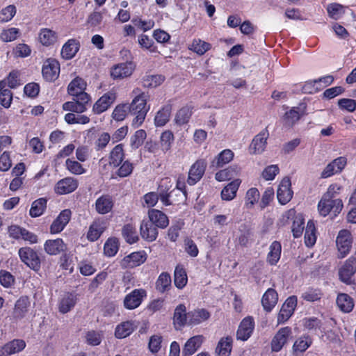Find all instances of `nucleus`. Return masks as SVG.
Wrapping results in <instances>:
<instances>
[{
	"mask_svg": "<svg viewBox=\"0 0 356 356\" xmlns=\"http://www.w3.org/2000/svg\"><path fill=\"white\" fill-rule=\"evenodd\" d=\"M149 220L157 228L165 229L169 225V219L165 213L157 209H150L148 211Z\"/></svg>",
	"mask_w": 356,
	"mask_h": 356,
	"instance_id": "obj_27",
	"label": "nucleus"
},
{
	"mask_svg": "<svg viewBox=\"0 0 356 356\" xmlns=\"http://www.w3.org/2000/svg\"><path fill=\"white\" fill-rule=\"evenodd\" d=\"M336 302L337 306L343 312L349 313L354 308V300L347 293H339L337 296Z\"/></svg>",
	"mask_w": 356,
	"mask_h": 356,
	"instance_id": "obj_44",
	"label": "nucleus"
},
{
	"mask_svg": "<svg viewBox=\"0 0 356 356\" xmlns=\"http://www.w3.org/2000/svg\"><path fill=\"white\" fill-rule=\"evenodd\" d=\"M204 341L202 335H196L188 339L182 348L183 356L193 355L202 346Z\"/></svg>",
	"mask_w": 356,
	"mask_h": 356,
	"instance_id": "obj_31",
	"label": "nucleus"
},
{
	"mask_svg": "<svg viewBox=\"0 0 356 356\" xmlns=\"http://www.w3.org/2000/svg\"><path fill=\"white\" fill-rule=\"evenodd\" d=\"M57 33L49 29H42L39 33V40L42 45L49 47L57 41Z\"/></svg>",
	"mask_w": 356,
	"mask_h": 356,
	"instance_id": "obj_47",
	"label": "nucleus"
},
{
	"mask_svg": "<svg viewBox=\"0 0 356 356\" xmlns=\"http://www.w3.org/2000/svg\"><path fill=\"white\" fill-rule=\"evenodd\" d=\"M210 317V313L205 309H198L188 314V324L198 325L207 321Z\"/></svg>",
	"mask_w": 356,
	"mask_h": 356,
	"instance_id": "obj_42",
	"label": "nucleus"
},
{
	"mask_svg": "<svg viewBox=\"0 0 356 356\" xmlns=\"http://www.w3.org/2000/svg\"><path fill=\"white\" fill-rule=\"evenodd\" d=\"M188 282V277L185 268L177 265L174 272V284L179 289H182Z\"/></svg>",
	"mask_w": 356,
	"mask_h": 356,
	"instance_id": "obj_51",
	"label": "nucleus"
},
{
	"mask_svg": "<svg viewBox=\"0 0 356 356\" xmlns=\"http://www.w3.org/2000/svg\"><path fill=\"white\" fill-rule=\"evenodd\" d=\"M136 65L132 61L120 63L111 68V76L114 80H120L130 76L135 70Z\"/></svg>",
	"mask_w": 356,
	"mask_h": 356,
	"instance_id": "obj_10",
	"label": "nucleus"
},
{
	"mask_svg": "<svg viewBox=\"0 0 356 356\" xmlns=\"http://www.w3.org/2000/svg\"><path fill=\"white\" fill-rule=\"evenodd\" d=\"M172 184L170 177H165L161 180L158 187V193L161 202L164 201L168 202V195L172 190Z\"/></svg>",
	"mask_w": 356,
	"mask_h": 356,
	"instance_id": "obj_53",
	"label": "nucleus"
},
{
	"mask_svg": "<svg viewBox=\"0 0 356 356\" xmlns=\"http://www.w3.org/2000/svg\"><path fill=\"white\" fill-rule=\"evenodd\" d=\"M147 257V254L144 250L134 252L124 257L123 262L127 264V267L134 268L145 263Z\"/></svg>",
	"mask_w": 356,
	"mask_h": 356,
	"instance_id": "obj_33",
	"label": "nucleus"
},
{
	"mask_svg": "<svg viewBox=\"0 0 356 356\" xmlns=\"http://www.w3.org/2000/svg\"><path fill=\"white\" fill-rule=\"evenodd\" d=\"M172 287V280L170 274L166 272L161 273L158 277L155 289L160 293L168 292Z\"/></svg>",
	"mask_w": 356,
	"mask_h": 356,
	"instance_id": "obj_40",
	"label": "nucleus"
},
{
	"mask_svg": "<svg viewBox=\"0 0 356 356\" xmlns=\"http://www.w3.org/2000/svg\"><path fill=\"white\" fill-rule=\"evenodd\" d=\"M233 347V339L230 336L222 337L216 348L218 356H230Z\"/></svg>",
	"mask_w": 356,
	"mask_h": 356,
	"instance_id": "obj_37",
	"label": "nucleus"
},
{
	"mask_svg": "<svg viewBox=\"0 0 356 356\" xmlns=\"http://www.w3.org/2000/svg\"><path fill=\"white\" fill-rule=\"evenodd\" d=\"M316 228L312 220L307 222L305 233V243L307 247H312L316 241Z\"/></svg>",
	"mask_w": 356,
	"mask_h": 356,
	"instance_id": "obj_50",
	"label": "nucleus"
},
{
	"mask_svg": "<svg viewBox=\"0 0 356 356\" xmlns=\"http://www.w3.org/2000/svg\"><path fill=\"white\" fill-rule=\"evenodd\" d=\"M146 297L145 289L142 288L134 289L125 296L123 301L124 307L129 310L135 309L142 304Z\"/></svg>",
	"mask_w": 356,
	"mask_h": 356,
	"instance_id": "obj_7",
	"label": "nucleus"
},
{
	"mask_svg": "<svg viewBox=\"0 0 356 356\" xmlns=\"http://www.w3.org/2000/svg\"><path fill=\"white\" fill-rule=\"evenodd\" d=\"M174 140L175 136L172 131L165 130L162 132L159 141L161 150L165 153L170 151Z\"/></svg>",
	"mask_w": 356,
	"mask_h": 356,
	"instance_id": "obj_55",
	"label": "nucleus"
},
{
	"mask_svg": "<svg viewBox=\"0 0 356 356\" xmlns=\"http://www.w3.org/2000/svg\"><path fill=\"white\" fill-rule=\"evenodd\" d=\"M313 344V339L309 334H303L293 342L291 348L293 356H303L307 350Z\"/></svg>",
	"mask_w": 356,
	"mask_h": 356,
	"instance_id": "obj_18",
	"label": "nucleus"
},
{
	"mask_svg": "<svg viewBox=\"0 0 356 356\" xmlns=\"http://www.w3.org/2000/svg\"><path fill=\"white\" fill-rule=\"evenodd\" d=\"M194 106L192 104H186L180 108L175 116V123L178 126H183L189 122L193 113Z\"/></svg>",
	"mask_w": 356,
	"mask_h": 356,
	"instance_id": "obj_29",
	"label": "nucleus"
},
{
	"mask_svg": "<svg viewBox=\"0 0 356 356\" xmlns=\"http://www.w3.org/2000/svg\"><path fill=\"white\" fill-rule=\"evenodd\" d=\"M292 328L289 326L280 328L270 341L271 351L275 353L281 351L292 337Z\"/></svg>",
	"mask_w": 356,
	"mask_h": 356,
	"instance_id": "obj_4",
	"label": "nucleus"
},
{
	"mask_svg": "<svg viewBox=\"0 0 356 356\" xmlns=\"http://www.w3.org/2000/svg\"><path fill=\"white\" fill-rule=\"evenodd\" d=\"M343 207V202L341 199L331 201L329 199L322 196L318 203V210L319 214L326 217L331 211H333L334 216L338 215Z\"/></svg>",
	"mask_w": 356,
	"mask_h": 356,
	"instance_id": "obj_6",
	"label": "nucleus"
},
{
	"mask_svg": "<svg viewBox=\"0 0 356 356\" xmlns=\"http://www.w3.org/2000/svg\"><path fill=\"white\" fill-rule=\"evenodd\" d=\"M76 297L72 293H67L60 299L58 305L59 312L62 314L69 312L76 305Z\"/></svg>",
	"mask_w": 356,
	"mask_h": 356,
	"instance_id": "obj_43",
	"label": "nucleus"
},
{
	"mask_svg": "<svg viewBox=\"0 0 356 356\" xmlns=\"http://www.w3.org/2000/svg\"><path fill=\"white\" fill-rule=\"evenodd\" d=\"M86 87V81L81 77L74 78L67 86V93L70 95H77L81 93H86L84 90Z\"/></svg>",
	"mask_w": 356,
	"mask_h": 356,
	"instance_id": "obj_48",
	"label": "nucleus"
},
{
	"mask_svg": "<svg viewBox=\"0 0 356 356\" xmlns=\"http://www.w3.org/2000/svg\"><path fill=\"white\" fill-rule=\"evenodd\" d=\"M305 113V111L301 110L300 107H293L290 111L285 113L284 119L288 124L293 125Z\"/></svg>",
	"mask_w": 356,
	"mask_h": 356,
	"instance_id": "obj_58",
	"label": "nucleus"
},
{
	"mask_svg": "<svg viewBox=\"0 0 356 356\" xmlns=\"http://www.w3.org/2000/svg\"><path fill=\"white\" fill-rule=\"evenodd\" d=\"M138 42L140 47L143 50H147L150 53H157L158 48L154 42L146 34H140L138 38Z\"/></svg>",
	"mask_w": 356,
	"mask_h": 356,
	"instance_id": "obj_56",
	"label": "nucleus"
},
{
	"mask_svg": "<svg viewBox=\"0 0 356 356\" xmlns=\"http://www.w3.org/2000/svg\"><path fill=\"white\" fill-rule=\"evenodd\" d=\"M13 101V92L6 88V81H0V104L2 106L8 108L10 106Z\"/></svg>",
	"mask_w": 356,
	"mask_h": 356,
	"instance_id": "obj_54",
	"label": "nucleus"
},
{
	"mask_svg": "<svg viewBox=\"0 0 356 356\" xmlns=\"http://www.w3.org/2000/svg\"><path fill=\"white\" fill-rule=\"evenodd\" d=\"M72 211L69 209L62 210L58 216L53 220L49 227L51 234L60 233L71 219Z\"/></svg>",
	"mask_w": 356,
	"mask_h": 356,
	"instance_id": "obj_16",
	"label": "nucleus"
},
{
	"mask_svg": "<svg viewBox=\"0 0 356 356\" xmlns=\"http://www.w3.org/2000/svg\"><path fill=\"white\" fill-rule=\"evenodd\" d=\"M79 187V181L72 177H66L58 180L54 186V193L59 195L73 193Z\"/></svg>",
	"mask_w": 356,
	"mask_h": 356,
	"instance_id": "obj_12",
	"label": "nucleus"
},
{
	"mask_svg": "<svg viewBox=\"0 0 356 356\" xmlns=\"http://www.w3.org/2000/svg\"><path fill=\"white\" fill-rule=\"evenodd\" d=\"M18 255L22 262L35 272H38L41 268V260L33 248L25 246L18 250Z\"/></svg>",
	"mask_w": 356,
	"mask_h": 356,
	"instance_id": "obj_3",
	"label": "nucleus"
},
{
	"mask_svg": "<svg viewBox=\"0 0 356 356\" xmlns=\"http://www.w3.org/2000/svg\"><path fill=\"white\" fill-rule=\"evenodd\" d=\"M260 193L257 188H250L248 190L245 197V204L248 209L253 207L258 202Z\"/></svg>",
	"mask_w": 356,
	"mask_h": 356,
	"instance_id": "obj_64",
	"label": "nucleus"
},
{
	"mask_svg": "<svg viewBox=\"0 0 356 356\" xmlns=\"http://www.w3.org/2000/svg\"><path fill=\"white\" fill-rule=\"evenodd\" d=\"M339 257H345L350 251L353 243V237L350 231L342 229L339 231L336 240Z\"/></svg>",
	"mask_w": 356,
	"mask_h": 356,
	"instance_id": "obj_9",
	"label": "nucleus"
},
{
	"mask_svg": "<svg viewBox=\"0 0 356 356\" xmlns=\"http://www.w3.org/2000/svg\"><path fill=\"white\" fill-rule=\"evenodd\" d=\"M72 96V101L65 102L62 106L63 109L76 113H82L86 111L91 101L90 95L88 93H81Z\"/></svg>",
	"mask_w": 356,
	"mask_h": 356,
	"instance_id": "obj_2",
	"label": "nucleus"
},
{
	"mask_svg": "<svg viewBox=\"0 0 356 356\" xmlns=\"http://www.w3.org/2000/svg\"><path fill=\"white\" fill-rule=\"evenodd\" d=\"M44 249L49 255H57L65 251L66 244L62 238L48 239L44 242Z\"/></svg>",
	"mask_w": 356,
	"mask_h": 356,
	"instance_id": "obj_25",
	"label": "nucleus"
},
{
	"mask_svg": "<svg viewBox=\"0 0 356 356\" xmlns=\"http://www.w3.org/2000/svg\"><path fill=\"white\" fill-rule=\"evenodd\" d=\"M114 206L113 198L109 195H102L95 201V211L102 215L110 213Z\"/></svg>",
	"mask_w": 356,
	"mask_h": 356,
	"instance_id": "obj_30",
	"label": "nucleus"
},
{
	"mask_svg": "<svg viewBox=\"0 0 356 356\" xmlns=\"http://www.w3.org/2000/svg\"><path fill=\"white\" fill-rule=\"evenodd\" d=\"M293 195L291 179L286 177L282 179L278 186L277 191V200L282 205H285L292 199Z\"/></svg>",
	"mask_w": 356,
	"mask_h": 356,
	"instance_id": "obj_17",
	"label": "nucleus"
},
{
	"mask_svg": "<svg viewBox=\"0 0 356 356\" xmlns=\"http://www.w3.org/2000/svg\"><path fill=\"white\" fill-rule=\"evenodd\" d=\"M65 168L70 173L75 175H81L86 172V170L78 161L71 159H67L65 161Z\"/></svg>",
	"mask_w": 356,
	"mask_h": 356,
	"instance_id": "obj_62",
	"label": "nucleus"
},
{
	"mask_svg": "<svg viewBox=\"0 0 356 356\" xmlns=\"http://www.w3.org/2000/svg\"><path fill=\"white\" fill-rule=\"evenodd\" d=\"M207 163L204 159H197L190 168L187 183L190 186L197 184L205 173Z\"/></svg>",
	"mask_w": 356,
	"mask_h": 356,
	"instance_id": "obj_13",
	"label": "nucleus"
},
{
	"mask_svg": "<svg viewBox=\"0 0 356 356\" xmlns=\"http://www.w3.org/2000/svg\"><path fill=\"white\" fill-rule=\"evenodd\" d=\"M81 44L75 38L69 39L62 47L61 56L65 60L72 59L79 51Z\"/></svg>",
	"mask_w": 356,
	"mask_h": 356,
	"instance_id": "obj_24",
	"label": "nucleus"
},
{
	"mask_svg": "<svg viewBox=\"0 0 356 356\" xmlns=\"http://www.w3.org/2000/svg\"><path fill=\"white\" fill-rule=\"evenodd\" d=\"M117 94L114 90H109L100 97L93 104L92 112L99 115L107 111L115 102Z\"/></svg>",
	"mask_w": 356,
	"mask_h": 356,
	"instance_id": "obj_11",
	"label": "nucleus"
},
{
	"mask_svg": "<svg viewBox=\"0 0 356 356\" xmlns=\"http://www.w3.org/2000/svg\"><path fill=\"white\" fill-rule=\"evenodd\" d=\"M186 308L184 304H179L175 309L173 325L176 330H180L187 322Z\"/></svg>",
	"mask_w": 356,
	"mask_h": 356,
	"instance_id": "obj_34",
	"label": "nucleus"
},
{
	"mask_svg": "<svg viewBox=\"0 0 356 356\" xmlns=\"http://www.w3.org/2000/svg\"><path fill=\"white\" fill-rule=\"evenodd\" d=\"M60 63L54 58H47L42 67V76L47 82H54L60 75Z\"/></svg>",
	"mask_w": 356,
	"mask_h": 356,
	"instance_id": "obj_5",
	"label": "nucleus"
},
{
	"mask_svg": "<svg viewBox=\"0 0 356 356\" xmlns=\"http://www.w3.org/2000/svg\"><path fill=\"white\" fill-rule=\"evenodd\" d=\"M140 233L143 239L147 242H153L158 237V228L149 220H143L140 226Z\"/></svg>",
	"mask_w": 356,
	"mask_h": 356,
	"instance_id": "obj_23",
	"label": "nucleus"
},
{
	"mask_svg": "<svg viewBox=\"0 0 356 356\" xmlns=\"http://www.w3.org/2000/svg\"><path fill=\"white\" fill-rule=\"evenodd\" d=\"M278 301V294L275 289H268L261 298V305L265 312H270L275 307Z\"/></svg>",
	"mask_w": 356,
	"mask_h": 356,
	"instance_id": "obj_28",
	"label": "nucleus"
},
{
	"mask_svg": "<svg viewBox=\"0 0 356 356\" xmlns=\"http://www.w3.org/2000/svg\"><path fill=\"white\" fill-rule=\"evenodd\" d=\"M211 49V44L207 42L203 41L201 39H194L192 42L189 49L196 53L200 56L204 55L207 51Z\"/></svg>",
	"mask_w": 356,
	"mask_h": 356,
	"instance_id": "obj_60",
	"label": "nucleus"
},
{
	"mask_svg": "<svg viewBox=\"0 0 356 356\" xmlns=\"http://www.w3.org/2000/svg\"><path fill=\"white\" fill-rule=\"evenodd\" d=\"M282 245L280 241H274L269 247V252L266 257V261L270 266H275L280 259Z\"/></svg>",
	"mask_w": 356,
	"mask_h": 356,
	"instance_id": "obj_36",
	"label": "nucleus"
},
{
	"mask_svg": "<svg viewBox=\"0 0 356 356\" xmlns=\"http://www.w3.org/2000/svg\"><path fill=\"white\" fill-rule=\"evenodd\" d=\"M136 96L129 104V113L134 118L131 122V126L134 128H138L143 124L150 106L147 105L148 95L145 92H141L140 89L136 88L133 90Z\"/></svg>",
	"mask_w": 356,
	"mask_h": 356,
	"instance_id": "obj_1",
	"label": "nucleus"
},
{
	"mask_svg": "<svg viewBox=\"0 0 356 356\" xmlns=\"http://www.w3.org/2000/svg\"><path fill=\"white\" fill-rule=\"evenodd\" d=\"M119 250V243L116 238H109L104 245V252L107 257L115 256Z\"/></svg>",
	"mask_w": 356,
	"mask_h": 356,
	"instance_id": "obj_63",
	"label": "nucleus"
},
{
	"mask_svg": "<svg viewBox=\"0 0 356 356\" xmlns=\"http://www.w3.org/2000/svg\"><path fill=\"white\" fill-rule=\"evenodd\" d=\"M327 12L330 18L335 20L341 18L345 13L344 7L338 3H332L327 5Z\"/></svg>",
	"mask_w": 356,
	"mask_h": 356,
	"instance_id": "obj_61",
	"label": "nucleus"
},
{
	"mask_svg": "<svg viewBox=\"0 0 356 356\" xmlns=\"http://www.w3.org/2000/svg\"><path fill=\"white\" fill-rule=\"evenodd\" d=\"M347 165L346 156H339L330 162L321 174V178L326 179L336 174H339Z\"/></svg>",
	"mask_w": 356,
	"mask_h": 356,
	"instance_id": "obj_15",
	"label": "nucleus"
},
{
	"mask_svg": "<svg viewBox=\"0 0 356 356\" xmlns=\"http://www.w3.org/2000/svg\"><path fill=\"white\" fill-rule=\"evenodd\" d=\"M268 136L269 134L266 129H263L256 135L250 145V152L254 154L262 153L266 147Z\"/></svg>",
	"mask_w": 356,
	"mask_h": 356,
	"instance_id": "obj_20",
	"label": "nucleus"
},
{
	"mask_svg": "<svg viewBox=\"0 0 356 356\" xmlns=\"http://www.w3.org/2000/svg\"><path fill=\"white\" fill-rule=\"evenodd\" d=\"M122 236L127 243L134 244L139 240L136 228L131 224H126L122 230Z\"/></svg>",
	"mask_w": 356,
	"mask_h": 356,
	"instance_id": "obj_59",
	"label": "nucleus"
},
{
	"mask_svg": "<svg viewBox=\"0 0 356 356\" xmlns=\"http://www.w3.org/2000/svg\"><path fill=\"white\" fill-rule=\"evenodd\" d=\"M356 273V257L351 256L346 259L343 265L339 270V276L340 280L346 284H350L352 282V277Z\"/></svg>",
	"mask_w": 356,
	"mask_h": 356,
	"instance_id": "obj_14",
	"label": "nucleus"
},
{
	"mask_svg": "<svg viewBox=\"0 0 356 356\" xmlns=\"http://www.w3.org/2000/svg\"><path fill=\"white\" fill-rule=\"evenodd\" d=\"M135 327L131 321H124L118 325L115 330V336L118 339L129 337L134 331Z\"/></svg>",
	"mask_w": 356,
	"mask_h": 356,
	"instance_id": "obj_49",
	"label": "nucleus"
},
{
	"mask_svg": "<svg viewBox=\"0 0 356 356\" xmlns=\"http://www.w3.org/2000/svg\"><path fill=\"white\" fill-rule=\"evenodd\" d=\"M323 296V292L321 289L309 286L302 293L300 298L306 302H315L320 301Z\"/></svg>",
	"mask_w": 356,
	"mask_h": 356,
	"instance_id": "obj_39",
	"label": "nucleus"
},
{
	"mask_svg": "<svg viewBox=\"0 0 356 356\" xmlns=\"http://www.w3.org/2000/svg\"><path fill=\"white\" fill-rule=\"evenodd\" d=\"M255 327L254 319L251 316H248L242 319L236 330V337L237 340L248 341L252 336Z\"/></svg>",
	"mask_w": 356,
	"mask_h": 356,
	"instance_id": "obj_8",
	"label": "nucleus"
},
{
	"mask_svg": "<svg viewBox=\"0 0 356 356\" xmlns=\"http://www.w3.org/2000/svg\"><path fill=\"white\" fill-rule=\"evenodd\" d=\"M31 307L30 298L27 296H20L15 303L13 317L15 320L24 318L29 312Z\"/></svg>",
	"mask_w": 356,
	"mask_h": 356,
	"instance_id": "obj_21",
	"label": "nucleus"
},
{
	"mask_svg": "<svg viewBox=\"0 0 356 356\" xmlns=\"http://www.w3.org/2000/svg\"><path fill=\"white\" fill-rule=\"evenodd\" d=\"M240 172V168L238 166H230L223 170H220L215 175V179L218 181H224L231 180L236 177Z\"/></svg>",
	"mask_w": 356,
	"mask_h": 356,
	"instance_id": "obj_45",
	"label": "nucleus"
},
{
	"mask_svg": "<svg viewBox=\"0 0 356 356\" xmlns=\"http://www.w3.org/2000/svg\"><path fill=\"white\" fill-rule=\"evenodd\" d=\"M241 184L240 179H234L227 184L221 191L220 196L222 200L231 201L236 197V193Z\"/></svg>",
	"mask_w": 356,
	"mask_h": 356,
	"instance_id": "obj_32",
	"label": "nucleus"
},
{
	"mask_svg": "<svg viewBox=\"0 0 356 356\" xmlns=\"http://www.w3.org/2000/svg\"><path fill=\"white\" fill-rule=\"evenodd\" d=\"M106 222L102 218H96L90 224L88 233L87 238L89 241L94 242L97 241L106 229Z\"/></svg>",
	"mask_w": 356,
	"mask_h": 356,
	"instance_id": "obj_19",
	"label": "nucleus"
},
{
	"mask_svg": "<svg viewBox=\"0 0 356 356\" xmlns=\"http://www.w3.org/2000/svg\"><path fill=\"white\" fill-rule=\"evenodd\" d=\"M165 80L162 74H147L142 79V86L146 88H154L161 86Z\"/></svg>",
	"mask_w": 356,
	"mask_h": 356,
	"instance_id": "obj_46",
	"label": "nucleus"
},
{
	"mask_svg": "<svg viewBox=\"0 0 356 356\" xmlns=\"http://www.w3.org/2000/svg\"><path fill=\"white\" fill-rule=\"evenodd\" d=\"M234 158V152L229 149H226L222 150L218 154L217 156L212 161V166L216 168H221L225 164L229 163Z\"/></svg>",
	"mask_w": 356,
	"mask_h": 356,
	"instance_id": "obj_52",
	"label": "nucleus"
},
{
	"mask_svg": "<svg viewBox=\"0 0 356 356\" xmlns=\"http://www.w3.org/2000/svg\"><path fill=\"white\" fill-rule=\"evenodd\" d=\"M26 346V342L23 339H13L0 347V356H10L18 353L22 351Z\"/></svg>",
	"mask_w": 356,
	"mask_h": 356,
	"instance_id": "obj_22",
	"label": "nucleus"
},
{
	"mask_svg": "<svg viewBox=\"0 0 356 356\" xmlns=\"http://www.w3.org/2000/svg\"><path fill=\"white\" fill-rule=\"evenodd\" d=\"M47 199L46 197H40L34 200L29 210V215L32 218L41 216L47 209Z\"/></svg>",
	"mask_w": 356,
	"mask_h": 356,
	"instance_id": "obj_41",
	"label": "nucleus"
},
{
	"mask_svg": "<svg viewBox=\"0 0 356 356\" xmlns=\"http://www.w3.org/2000/svg\"><path fill=\"white\" fill-rule=\"evenodd\" d=\"M125 158L124 145L118 144L115 145L111 151L108 156L110 165L117 168L123 162Z\"/></svg>",
	"mask_w": 356,
	"mask_h": 356,
	"instance_id": "obj_35",
	"label": "nucleus"
},
{
	"mask_svg": "<svg viewBox=\"0 0 356 356\" xmlns=\"http://www.w3.org/2000/svg\"><path fill=\"white\" fill-rule=\"evenodd\" d=\"M172 111V105L170 103H168L161 106L155 115L154 119V125L156 127L165 126L170 120Z\"/></svg>",
	"mask_w": 356,
	"mask_h": 356,
	"instance_id": "obj_26",
	"label": "nucleus"
},
{
	"mask_svg": "<svg viewBox=\"0 0 356 356\" xmlns=\"http://www.w3.org/2000/svg\"><path fill=\"white\" fill-rule=\"evenodd\" d=\"M187 199V193L183 192L180 189L172 188L168 195V202H163L165 206L179 205L186 202Z\"/></svg>",
	"mask_w": 356,
	"mask_h": 356,
	"instance_id": "obj_38",
	"label": "nucleus"
},
{
	"mask_svg": "<svg viewBox=\"0 0 356 356\" xmlns=\"http://www.w3.org/2000/svg\"><path fill=\"white\" fill-rule=\"evenodd\" d=\"M305 218L301 213L296 215L293 218L291 232L294 238H299L302 236L305 228Z\"/></svg>",
	"mask_w": 356,
	"mask_h": 356,
	"instance_id": "obj_57",
	"label": "nucleus"
}]
</instances>
